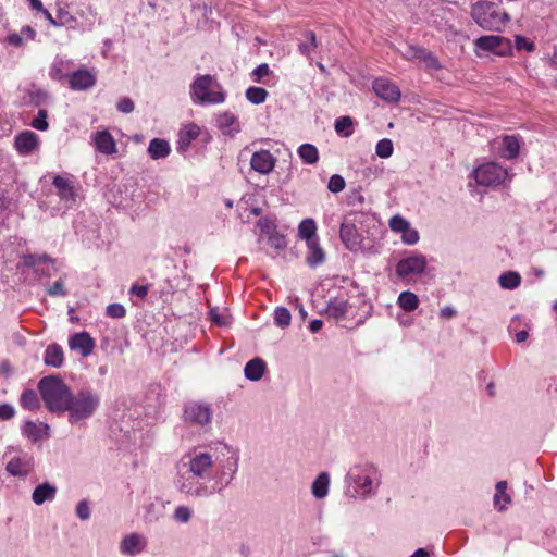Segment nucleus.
I'll list each match as a JSON object with an SVG mask.
<instances>
[{
	"label": "nucleus",
	"mask_w": 557,
	"mask_h": 557,
	"mask_svg": "<svg viewBox=\"0 0 557 557\" xmlns=\"http://www.w3.org/2000/svg\"><path fill=\"white\" fill-rule=\"evenodd\" d=\"M515 42H516V48L518 50L532 51L534 49L533 42L529 41L523 36H516Z\"/></svg>",
	"instance_id": "5fc2aeb1"
},
{
	"label": "nucleus",
	"mask_w": 557,
	"mask_h": 557,
	"mask_svg": "<svg viewBox=\"0 0 557 557\" xmlns=\"http://www.w3.org/2000/svg\"><path fill=\"white\" fill-rule=\"evenodd\" d=\"M473 21L485 30L499 32L509 21L507 12L502 11L494 2L478 1L471 5Z\"/></svg>",
	"instance_id": "39448f33"
},
{
	"label": "nucleus",
	"mask_w": 557,
	"mask_h": 557,
	"mask_svg": "<svg viewBox=\"0 0 557 557\" xmlns=\"http://www.w3.org/2000/svg\"><path fill=\"white\" fill-rule=\"evenodd\" d=\"M198 134V128L195 125H191L188 127L185 134L181 135V141L185 145H188L193 139L197 138Z\"/></svg>",
	"instance_id": "864d4df0"
},
{
	"label": "nucleus",
	"mask_w": 557,
	"mask_h": 557,
	"mask_svg": "<svg viewBox=\"0 0 557 557\" xmlns=\"http://www.w3.org/2000/svg\"><path fill=\"white\" fill-rule=\"evenodd\" d=\"M117 110L122 113H131L134 110V102L129 98H123L117 103Z\"/></svg>",
	"instance_id": "052dcab7"
},
{
	"label": "nucleus",
	"mask_w": 557,
	"mask_h": 557,
	"mask_svg": "<svg viewBox=\"0 0 557 557\" xmlns=\"http://www.w3.org/2000/svg\"><path fill=\"white\" fill-rule=\"evenodd\" d=\"M265 371V363L260 358L248 361L245 366L244 373L246 379L250 381H259Z\"/></svg>",
	"instance_id": "a878e982"
},
{
	"label": "nucleus",
	"mask_w": 557,
	"mask_h": 557,
	"mask_svg": "<svg viewBox=\"0 0 557 557\" xmlns=\"http://www.w3.org/2000/svg\"><path fill=\"white\" fill-rule=\"evenodd\" d=\"M106 313L110 318L121 319L126 314V310L121 304H111L107 307Z\"/></svg>",
	"instance_id": "c03bdc74"
},
{
	"label": "nucleus",
	"mask_w": 557,
	"mask_h": 557,
	"mask_svg": "<svg viewBox=\"0 0 557 557\" xmlns=\"http://www.w3.org/2000/svg\"><path fill=\"white\" fill-rule=\"evenodd\" d=\"M69 83L72 89L84 90L95 85L96 77L87 70H79L71 75Z\"/></svg>",
	"instance_id": "aec40b11"
},
{
	"label": "nucleus",
	"mask_w": 557,
	"mask_h": 557,
	"mask_svg": "<svg viewBox=\"0 0 557 557\" xmlns=\"http://www.w3.org/2000/svg\"><path fill=\"white\" fill-rule=\"evenodd\" d=\"M507 483L505 481H500L496 484V493L494 495V504L499 509L503 510L508 503H510V497L506 493Z\"/></svg>",
	"instance_id": "2f4dec72"
},
{
	"label": "nucleus",
	"mask_w": 557,
	"mask_h": 557,
	"mask_svg": "<svg viewBox=\"0 0 557 557\" xmlns=\"http://www.w3.org/2000/svg\"><path fill=\"white\" fill-rule=\"evenodd\" d=\"M69 406V422L71 424H84L92 417L100 405L99 396L90 389H82L77 394H71Z\"/></svg>",
	"instance_id": "20e7f679"
},
{
	"label": "nucleus",
	"mask_w": 557,
	"mask_h": 557,
	"mask_svg": "<svg viewBox=\"0 0 557 557\" xmlns=\"http://www.w3.org/2000/svg\"><path fill=\"white\" fill-rule=\"evenodd\" d=\"M269 72H270V70H269L268 64L263 63V64L258 65L253 70L252 75L255 76L256 82H260L263 76L269 74Z\"/></svg>",
	"instance_id": "680f3d73"
},
{
	"label": "nucleus",
	"mask_w": 557,
	"mask_h": 557,
	"mask_svg": "<svg viewBox=\"0 0 557 557\" xmlns=\"http://www.w3.org/2000/svg\"><path fill=\"white\" fill-rule=\"evenodd\" d=\"M38 145V137L33 132H23L15 138V147L18 152L28 154L35 150Z\"/></svg>",
	"instance_id": "412c9836"
},
{
	"label": "nucleus",
	"mask_w": 557,
	"mask_h": 557,
	"mask_svg": "<svg viewBox=\"0 0 557 557\" xmlns=\"http://www.w3.org/2000/svg\"><path fill=\"white\" fill-rule=\"evenodd\" d=\"M38 391L49 411H65L72 392L59 376L50 375L42 377L38 383Z\"/></svg>",
	"instance_id": "f03ea898"
},
{
	"label": "nucleus",
	"mask_w": 557,
	"mask_h": 557,
	"mask_svg": "<svg viewBox=\"0 0 557 557\" xmlns=\"http://www.w3.org/2000/svg\"><path fill=\"white\" fill-rule=\"evenodd\" d=\"M322 326H323V322L321 320H318V319L317 320H312L310 322V325H309L310 331L312 333H315V332L320 331L322 329Z\"/></svg>",
	"instance_id": "338daca9"
},
{
	"label": "nucleus",
	"mask_w": 557,
	"mask_h": 557,
	"mask_svg": "<svg viewBox=\"0 0 557 557\" xmlns=\"http://www.w3.org/2000/svg\"><path fill=\"white\" fill-rule=\"evenodd\" d=\"M212 410L209 405L198 401L188 403L184 409V420L187 423L206 426L210 424Z\"/></svg>",
	"instance_id": "9d476101"
},
{
	"label": "nucleus",
	"mask_w": 557,
	"mask_h": 557,
	"mask_svg": "<svg viewBox=\"0 0 557 557\" xmlns=\"http://www.w3.org/2000/svg\"><path fill=\"white\" fill-rule=\"evenodd\" d=\"M499 285L505 289H515L521 283L518 272L509 271L498 277Z\"/></svg>",
	"instance_id": "473e14b6"
},
{
	"label": "nucleus",
	"mask_w": 557,
	"mask_h": 557,
	"mask_svg": "<svg viewBox=\"0 0 557 557\" xmlns=\"http://www.w3.org/2000/svg\"><path fill=\"white\" fill-rule=\"evenodd\" d=\"M330 474L321 472L311 484V493L317 499H323L327 496L330 490Z\"/></svg>",
	"instance_id": "4be33fe9"
},
{
	"label": "nucleus",
	"mask_w": 557,
	"mask_h": 557,
	"mask_svg": "<svg viewBox=\"0 0 557 557\" xmlns=\"http://www.w3.org/2000/svg\"><path fill=\"white\" fill-rule=\"evenodd\" d=\"M235 120L236 119L233 114L226 112V113L221 114L218 117V123H219L220 127L227 128L233 125Z\"/></svg>",
	"instance_id": "4d7b16f0"
},
{
	"label": "nucleus",
	"mask_w": 557,
	"mask_h": 557,
	"mask_svg": "<svg viewBox=\"0 0 557 557\" xmlns=\"http://www.w3.org/2000/svg\"><path fill=\"white\" fill-rule=\"evenodd\" d=\"M473 177L478 185L497 186L507 177V170L495 162H488L480 165L473 171Z\"/></svg>",
	"instance_id": "0eeeda50"
},
{
	"label": "nucleus",
	"mask_w": 557,
	"mask_h": 557,
	"mask_svg": "<svg viewBox=\"0 0 557 557\" xmlns=\"http://www.w3.org/2000/svg\"><path fill=\"white\" fill-rule=\"evenodd\" d=\"M345 180L341 175L334 174L330 177L327 188L332 193H339L345 188Z\"/></svg>",
	"instance_id": "49530a36"
},
{
	"label": "nucleus",
	"mask_w": 557,
	"mask_h": 557,
	"mask_svg": "<svg viewBox=\"0 0 557 557\" xmlns=\"http://www.w3.org/2000/svg\"><path fill=\"white\" fill-rule=\"evenodd\" d=\"M193 517V510L188 506L180 505L173 512V519L180 523H187Z\"/></svg>",
	"instance_id": "a19ab883"
},
{
	"label": "nucleus",
	"mask_w": 557,
	"mask_h": 557,
	"mask_svg": "<svg viewBox=\"0 0 557 557\" xmlns=\"http://www.w3.org/2000/svg\"><path fill=\"white\" fill-rule=\"evenodd\" d=\"M276 159L269 150H260L252 154L251 168L260 174H269L275 166Z\"/></svg>",
	"instance_id": "f3484780"
},
{
	"label": "nucleus",
	"mask_w": 557,
	"mask_h": 557,
	"mask_svg": "<svg viewBox=\"0 0 557 557\" xmlns=\"http://www.w3.org/2000/svg\"><path fill=\"white\" fill-rule=\"evenodd\" d=\"M53 185L58 189V195L64 200L75 199V189L73 182L64 176L57 175L53 178Z\"/></svg>",
	"instance_id": "5701e85b"
},
{
	"label": "nucleus",
	"mask_w": 557,
	"mask_h": 557,
	"mask_svg": "<svg viewBox=\"0 0 557 557\" xmlns=\"http://www.w3.org/2000/svg\"><path fill=\"white\" fill-rule=\"evenodd\" d=\"M69 346L72 350H77L83 357H87L95 348V341L87 332H79L70 337Z\"/></svg>",
	"instance_id": "a211bd4d"
},
{
	"label": "nucleus",
	"mask_w": 557,
	"mask_h": 557,
	"mask_svg": "<svg viewBox=\"0 0 557 557\" xmlns=\"http://www.w3.org/2000/svg\"><path fill=\"white\" fill-rule=\"evenodd\" d=\"M148 153L154 160L165 158L170 153V145L164 139L153 138L149 143Z\"/></svg>",
	"instance_id": "cd10ccee"
},
{
	"label": "nucleus",
	"mask_w": 557,
	"mask_h": 557,
	"mask_svg": "<svg viewBox=\"0 0 557 557\" xmlns=\"http://www.w3.org/2000/svg\"><path fill=\"white\" fill-rule=\"evenodd\" d=\"M239 453L223 442L189 449L176 465L174 483L186 496L208 498L222 492L234 480Z\"/></svg>",
	"instance_id": "f257e3e1"
},
{
	"label": "nucleus",
	"mask_w": 557,
	"mask_h": 557,
	"mask_svg": "<svg viewBox=\"0 0 557 557\" xmlns=\"http://www.w3.org/2000/svg\"><path fill=\"white\" fill-rule=\"evenodd\" d=\"M305 260L309 267L314 268L324 262L325 252L320 246H307Z\"/></svg>",
	"instance_id": "c85d7f7f"
},
{
	"label": "nucleus",
	"mask_w": 557,
	"mask_h": 557,
	"mask_svg": "<svg viewBox=\"0 0 557 557\" xmlns=\"http://www.w3.org/2000/svg\"><path fill=\"white\" fill-rule=\"evenodd\" d=\"M268 91L262 87H249L246 90V98L253 104H261L265 101Z\"/></svg>",
	"instance_id": "e433bc0d"
},
{
	"label": "nucleus",
	"mask_w": 557,
	"mask_h": 557,
	"mask_svg": "<svg viewBox=\"0 0 557 557\" xmlns=\"http://www.w3.org/2000/svg\"><path fill=\"white\" fill-rule=\"evenodd\" d=\"M214 84L211 75H200L193 83L191 92L200 102L221 103L225 96L221 91L211 90Z\"/></svg>",
	"instance_id": "6e6552de"
},
{
	"label": "nucleus",
	"mask_w": 557,
	"mask_h": 557,
	"mask_svg": "<svg viewBox=\"0 0 557 557\" xmlns=\"http://www.w3.org/2000/svg\"><path fill=\"white\" fill-rule=\"evenodd\" d=\"M426 270V260L423 256L403 258L396 264V274L406 283H411Z\"/></svg>",
	"instance_id": "1a4fd4ad"
},
{
	"label": "nucleus",
	"mask_w": 557,
	"mask_h": 557,
	"mask_svg": "<svg viewBox=\"0 0 557 557\" xmlns=\"http://www.w3.org/2000/svg\"><path fill=\"white\" fill-rule=\"evenodd\" d=\"M147 546V539L139 533L124 536L120 543V553L125 556H136Z\"/></svg>",
	"instance_id": "4468645a"
},
{
	"label": "nucleus",
	"mask_w": 557,
	"mask_h": 557,
	"mask_svg": "<svg viewBox=\"0 0 557 557\" xmlns=\"http://www.w3.org/2000/svg\"><path fill=\"white\" fill-rule=\"evenodd\" d=\"M97 149L104 154H112L116 151V145L108 131L98 132L95 137Z\"/></svg>",
	"instance_id": "393cba45"
},
{
	"label": "nucleus",
	"mask_w": 557,
	"mask_h": 557,
	"mask_svg": "<svg viewBox=\"0 0 557 557\" xmlns=\"http://www.w3.org/2000/svg\"><path fill=\"white\" fill-rule=\"evenodd\" d=\"M210 317L211 320L220 326H226L230 323L228 318L222 313H219L218 310L212 309L210 311Z\"/></svg>",
	"instance_id": "6e6d98bb"
},
{
	"label": "nucleus",
	"mask_w": 557,
	"mask_h": 557,
	"mask_svg": "<svg viewBox=\"0 0 557 557\" xmlns=\"http://www.w3.org/2000/svg\"><path fill=\"white\" fill-rule=\"evenodd\" d=\"M20 404L24 409L36 410L39 407V399L36 392L32 389L23 392Z\"/></svg>",
	"instance_id": "c9c22d12"
},
{
	"label": "nucleus",
	"mask_w": 557,
	"mask_h": 557,
	"mask_svg": "<svg viewBox=\"0 0 557 557\" xmlns=\"http://www.w3.org/2000/svg\"><path fill=\"white\" fill-rule=\"evenodd\" d=\"M394 146L391 139L384 138L376 144L375 152L380 158L386 159L393 154Z\"/></svg>",
	"instance_id": "ea45409f"
},
{
	"label": "nucleus",
	"mask_w": 557,
	"mask_h": 557,
	"mask_svg": "<svg viewBox=\"0 0 557 557\" xmlns=\"http://www.w3.org/2000/svg\"><path fill=\"white\" fill-rule=\"evenodd\" d=\"M456 310L450 306H445L440 311V317L443 319H451L456 315Z\"/></svg>",
	"instance_id": "e2e57ef3"
},
{
	"label": "nucleus",
	"mask_w": 557,
	"mask_h": 557,
	"mask_svg": "<svg viewBox=\"0 0 557 557\" xmlns=\"http://www.w3.org/2000/svg\"><path fill=\"white\" fill-rule=\"evenodd\" d=\"M410 224L399 215H395L389 221V226L394 232L403 233Z\"/></svg>",
	"instance_id": "09e8293b"
},
{
	"label": "nucleus",
	"mask_w": 557,
	"mask_h": 557,
	"mask_svg": "<svg viewBox=\"0 0 557 557\" xmlns=\"http://www.w3.org/2000/svg\"><path fill=\"white\" fill-rule=\"evenodd\" d=\"M419 297L410 290L401 292L398 295L397 305L400 309H403L406 312H411L416 310L419 307Z\"/></svg>",
	"instance_id": "bb28decb"
},
{
	"label": "nucleus",
	"mask_w": 557,
	"mask_h": 557,
	"mask_svg": "<svg viewBox=\"0 0 557 557\" xmlns=\"http://www.w3.org/2000/svg\"><path fill=\"white\" fill-rule=\"evenodd\" d=\"M18 269L25 275H36L37 277H51L57 274L58 267L54 260L47 255H25L22 257Z\"/></svg>",
	"instance_id": "423d86ee"
},
{
	"label": "nucleus",
	"mask_w": 557,
	"mask_h": 557,
	"mask_svg": "<svg viewBox=\"0 0 557 557\" xmlns=\"http://www.w3.org/2000/svg\"><path fill=\"white\" fill-rule=\"evenodd\" d=\"M290 313L284 307H278L274 311V322L280 327H287L290 324Z\"/></svg>",
	"instance_id": "58836bf2"
},
{
	"label": "nucleus",
	"mask_w": 557,
	"mask_h": 557,
	"mask_svg": "<svg viewBox=\"0 0 557 557\" xmlns=\"http://www.w3.org/2000/svg\"><path fill=\"white\" fill-rule=\"evenodd\" d=\"M8 41H9V44H11L13 46H21L23 42L22 37L18 34L9 35Z\"/></svg>",
	"instance_id": "0e129e2a"
},
{
	"label": "nucleus",
	"mask_w": 557,
	"mask_h": 557,
	"mask_svg": "<svg viewBox=\"0 0 557 557\" xmlns=\"http://www.w3.org/2000/svg\"><path fill=\"white\" fill-rule=\"evenodd\" d=\"M373 90L377 97L388 102H397L400 98L399 88L385 78H376Z\"/></svg>",
	"instance_id": "dca6fc26"
},
{
	"label": "nucleus",
	"mask_w": 557,
	"mask_h": 557,
	"mask_svg": "<svg viewBox=\"0 0 557 557\" xmlns=\"http://www.w3.org/2000/svg\"><path fill=\"white\" fill-rule=\"evenodd\" d=\"M335 131L344 136L352 134V119L350 116H342L335 121Z\"/></svg>",
	"instance_id": "4c0bfd02"
},
{
	"label": "nucleus",
	"mask_w": 557,
	"mask_h": 557,
	"mask_svg": "<svg viewBox=\"0 0 557 557\" xmlns=\"http://www.w3.org/2000/svg\"><path fill=\"white\" fill-rule=\"evenodd\" d=\"M298 154L304 162L314 164L319 160V152L315 146L311 144H304L298 148Z\"/></svg>",
	"instance_id": "7c9ffc66"
},
{
	"label": "nucleus",
	"mask_w": 557,
	"mask_h": 557,
	"mask_svg": "<svg viewBox=\"0 0 557 557\" xmlns=\"http://www.w3.org/2000/svg\"><path fill=\"white\" fill-rule=\"evenodd\" d=\"M273 251H269L268 253L271 255L273 258L282 257L286 261H292L295 258L298 257L297 252L295 251V246H271Z\"/></svg>",
	"instance_id": "72a5a7b5"
},
{
	"label": "nucleus",
	"mask_w": 557,
	"mask_h": 557,
	"mask_svg": "<svg viewBox=\"0 0 557 557\" xmlns=\"http://www.w3.org/2000/svg\"><path fill=\"white\" fill-rule=\"evenodd\" d=\"M257 227L259 228L260 233L267 235L269 237V239H271L272 234L275 231V224L269 218L260 219L257 222Z\"/></svg>",
	"instance_id": "37998d69"
},
{
	"label": "nucleus",
	"mask_w": 557,
	"mask_h": 557,
	"mask_svg": "<svg viewBox=\"0 0 557 557\" xmlns=\"http://www.w3.org/2000/svg\"><path fill=\"white\" fill-rule=\"evenodd\" d=\"M47 293L52 297L65 296L67 293L64 287V280L61 277L50 285Z\"/></svg>",
	"instance_id": "a18cd8bd"
},
{
	"label": "nucleus",
	"mask_w": 557,
	"mask_h": 557,
	"mask_svg": "<svg viewBox=\"0 0 557 557\" xmlns=\"http://www.w3.org/2000/svg\"><path fill=\"white\" fill-rule=\"evenodd\" d=\"M24 437L33 443L48 440L50 437V426L41 421L27 420L21 426Z\"/></svg>",
	"instance_id": "f8f14e48"
},
{
	"label": "nucleus",
	"mask_w": 557,
	"mask_h": 557,
	"mask_svg": "<svg viewBox=\"0 0 557 557\" xmlns=\"http://www.w3.org/2000/svg\"><path fill=\"white\" fill-rule=\"evenodd\" d=\"M32 126L38 131H46L48 128L46 110H39L38 115L32 122Z\"/></svg>",
	"instance_id": "de8ad7c7"
},
{
	"label": "nucleus",
	"mask_w": 557,
	"mask_h": 557,
	"mask_svg": "<svg viewBox=\"0 0 557 557\" xmlns=\"http://www.w3.org/2000/svg\"><path fill=\"white\" fill-rule=\"evenodd\" d=\"M475 47L485 51H493L497 54H503L509 48V41L495 35L481 36L475 41Z\"/></svg>",
	"instance_id": "2eb2a0df"
},
{
	"label": "nucleus",
	"mask_w": 557,
	"mask_h": 557,
	"mask_svg": "<svg viewBox=\"0 0 557 557\" xmlns=\"http://www.w3.org/2000/svg\"><path fill=\"white\" fill-rule=\"evenodd\" d=\"M401 57L409 61L419 60L431 69L440 67L436 57L423 47L408 45L405 50L401 51Z\"/></svg>",
	"instance_id": "ddd939ff"
},
{
	"label": "nucleus",
	"mask_w": 557,
	"mask_h": 557,
	"mask_svg": "<svg viewBox=\"0 0 557 557\" xmlns=\"http://www.w3.org/2000/svg\"><path fill=\"white\" fill-rule=\"evenodd\" d=\"M529 332L527 330H522L516 333V341L518 343H523L528 339Z\"/></svg>",
	"instance_id": "774afa93"
},
{
	"label": "nucleus",
	"mask_w": 557,
	"mask_h": 557,
	"mask_svg": "<svg viewBox=\"0 0 557 557\" xmlns=\"http://www.w3.org/2000/svg\"><path fill=\"white\" fill-rule=\"evenodd\" d=\"M347 482L354 487L357 495L367 497L376 492L381 483V475L379 469L372 463H361L349 470Z\"/></svg>",
	"instance_id": "7ed1b4c3"
},
{
	"label": "nucleus",
	"mask_w": 557,
	"mask_h": 557,
	"mask_svg": "<svg viewBox=\"0 0 557 557\" xmlns=\"http://www.w3.org/2000/svg\"><path fill=\"white\" fill-rule=\"evenodd\" d=\"M57 492L58 488L54 484L44 482L33 491L32 500L38 506L46 502H52L55 498Z\"/></svg>",
	"instance_id": "6ab92c4d"
},
{
	"label": "nucleus",
	"mask_w": 557,
	"mask_h": 557,
	"mask_svg": "<svg viewBox=\"0 0 557 557\" xmlns=\"http://www.w3.org/2000/svg\"><path fill=\"white\" fill-rule=\"evenodd\" d=\"M401 234H403V240L406 244H416L419 240L418 231L414 228H411L410 225Z\"/></svg>",
	"instance_id": "603ef678"
},
{
	"label": "nucleus",
	"mask_w": 557,
	"mask_h": 557,
	"mask_svg": "<svg viewBox=\"0 0 557 557\" xmlns=\"http://www.w3.org/2000/svg\"><path fill=\"white\" fill-rule=\"evenodd\" d=\"M356 227L354 224H342L339 236L344 244L355 242Z\"/></svg>",
	"instance_id": "79ce46f5"
},
{
	"label": "nucleus",
	"mask_w": 557,
	"mask_h": 557,
	"mask_svg": "<svg viewBox=\"0 0 557 557\" xmlns=\"http://www.w3.org/2000/svg\"><path fill=\"white\" fill-rule=\"evenodd\" d=\"M148 290H149V288L147 285L134 284L131 287L129 293L132 295L137 296L138 298L143 299L147 296Z\"/></svg>",
	"instance_id": "bf43d9fd"
},
{
	"label": "nucleus",
	"mask_w": 557,
	"mask_h": 557,
	"mask_svg": "<svg viewBox=\"0 0 557 557\" xmlns=\"http://www.w3.org/2000/svg\"><path fill=\"white\" fill-rule=\"evenodd\" d=\"M34 470V458L20 451L13 456L5 465V471L15 478L26 479Z\"/></svg>",
	"instance_id": "9b49d317"
},
{
	"label": "nucleus",
	"mask_w": 557,
	"mask_h": 557,
	"mask_svg": "<svg viewBox=\"0 0 557 557\" xmlns=\"http://www.w3.org/2000/svg\"><path fill=\"white\" fill-rule=\"evenodd\" d=\"M305 36L309 40L311 49H315L318 47L315 34L313 32H307Z\"/></svg>",
	"instance_id": "69168bd1"
},
{
	"label": "nucleus",
	"mask_w": 557,
	"mask_h": 557,
	"mask_svg": "<svg viewBox=\"0 0 557 557\" xmlns=\"http://www.w3.org/2000/svg\"><path fill=\"white\" fill-rule=\"evenodd\" d=\"M64 62L62 60H57L53 62L50 69V77L57 81H60L64 77L62 67Z\"/></svg>",
	"instance_id": "3c124183"
},
{
	"label": "nucleus",
	"mask_w": 557,
	"mask_h": 557,
	"mask_svg": "<svg viewBox=\"0 0 557 557\" xmlns=\"http://www.w3.org/2000/svg\"><path fill=\"white\" fill-rule=\"evenodd\" d=\"M504 146L507 159H513L519 154L520 143L517 136H505L504 137Z\"/></svg>",
	"instance_id": "f704fd0d"
},
{
	"label": "nucleus",
	"mask_w": 557,
	"mask_h": 557,
	"mask_svg": "<svg viewBox=\"0 0 557 557\" xmlns=\"http://www.w3.org/2000/svg\"><path fill=\"white\" fill-rule=\"evenodd\" d=\"M76 515L81 520H88L90 518V508L87 500H81L76 506Z\"/></svg>",
	"instance_id": "8fccbe9b"
},
{
	"label": "nucleus",
	"mask_w": 557,
	"mask_h": 557,
	"mask_svg": "<svg viewBox=\"0 0 557 557\" xmlns=\"http://www.w3.org/2000/svg\"><path fill=\"white\" fill-rule=\"evenodd\" d=\"M15 414V409L9 404L0 405V418L3 420L12 419Z\"/></svg>",
	"instance_id": "13d9d810"
},
{
	"label": "nucleus",
	"mask_w": 557,
	"mask_h": 557,
	"mask_svg": "<svg viewBox=\"0 0 557 557\" xmlns=\"http://www.w3.org/2000/svg\"><path fill=\"white\" fill-rule=\"evenodd\" d=\"M317 232V224L312 219H305L298 226V234L300 239L310 242Z\"/></svg>",
	"instance_id": "c756f323"
},
{
	"label": "nucleus",
	"mask_w": 557,
	"mask_h": 557,
	"mask_svg": "<svg viewBox=\"0 0 557 557\" xmlns=\"http://www.w3.org/2000/svg\"><path fill=\"white\" fill-rule=\"evenodd\" d=\"M46 366L60 368L64 362L63 349L58 344L49 345L44 355Z\"/></svg>",
	"instance_id": "b1692460"
}]
</instances>
